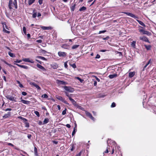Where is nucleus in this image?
Returning a JSON list of instances; mask_svg holds the SVG:
<instances>
[{
	"mask_svg": "<svg viewBox=\"0 0 156 156\" xmlns=\"http://www.w3.org/2000/svg\"><path fill=\"white\" fill-rule=\"evenodd\" d=\"M136 21L137 22H138V23H139L140 24V25L143 26L144 27H145V24L141 21L139 20H136Z\"/></svg>",
	"mask_w": 156,
	"mask_h": 156,
	"instance_id": "nucleus-23",
	"label": "nucleus"
},
{
	"mask_svg": "<svg viewBox=\"0 0 156 156\" xmlns=\"http://www.w3.org/2000/svg\"><path fill=\"white\" fill-rule=\"evenodd\" d=\"M19 118L21 119H23V120H24V121H27V120L26 119L23 118V117L22 116H20L19 117Z\"/></svg>",
	"mask_w": 156,
	"mask_h": 156,
	"instance_id": "nucleus-53",
	"label": "nucleus"
},
{
	"mask_svg": "<svg viewBox=\"0 0 156 156\" xmlns=\"http://www.w3.org/2000/svg\"><path fill=\"white\" fill-rule=\"evenodd\" d=\"M140 40H141L143 41H144L146 42H147L149 43H150L149 40L148 38L146 37H140Z\"/></svg>",
	"mask_w": 156,
	"mask_h": 156,
	"instance_id": "nucleus-10",
	"label": "nucleus"
},
{
	"mask_svg": "<svg viewBox=\"0 0 156 156\" xmlns=\"http://www.w3.org/2000/svg\"><path fill=\"white\" fill-rule=\"evenodd\" d=\"M37 66L38 68L42 69L43 71H46V69H45V68L44 67H43L41 65H40L39 64H37Z\"/></svg>",
	"mask_w": 156,
	"mask_h": 156,
	"instance_id": "nucleus-16",
	"label": "nucleus"
},
{
	"mask_svg": "<svg viewBox=\"0 0 156 156\" xmlns=\"http://www.w3.org/2000/svg\"><path fill=\"white\" fill-rule=\"evenodd\" d=\"M139 32H140L142 33L143 34H146L147 35H149V32L143 29H140L139 30Z\"/></svg>",
	"mask_w": 156,
	"mask_h": 156,
	"instance_id": "nucleus-13",
	"label": "nucleus"
},
{
	"mask_svg": "<svg viewBox=\"0 0 156 156\" xmlns=\"http://www.w3.org/2000/svg\"><path fill=\"white\" fill-rule=\"evenodd\" d=\"M58 55L60 57H65L66 56L67 53L65 52H62L61 51H58Z\"/></svg>",
	"mask_w": 156,
	"mask_h": 156,
	"instance_id": "nucleus-5",
	"label": "nucleus"
},
{
	"mask_svg": "<svg viewBox=\"0 0 156 156\" xmlns=\"http://www.w3.org/2000/svg\"><path fill=\"white\" fill-rule=\"evenodd\" d=\"M23 33L25 34H26V28L25 27H23Z\"/></svg>",
	"mask_w": 156,
	"mask_h": 156,
	"instance_id": "nucleus-41",
	"label": "nucleus"
},
{
	"mask_svg": "<svg viewBox=\"0 0 156 156\" xmlns=\"http://www.w3.org/2000/svg\"><path fill=\"white\" fill-rule=\"evenodd\" d=\"M49 121V119L48 118H45L43 122V124H45L47 123Z\"/></svg>",
	"mask_w": 156,
	"mask_h": 156,
	"instance_id": "nucleus-22",
	"label": "nucleus"
},
{
	"mask_svg": "<svg viewBox=\"0 0 156 156\" xmlns=\"http://www.w3.org/2000/svg\"><path fill=\"white\" fill-rule=\"evenodd\" d=\"M38 124L40 125H44L43 124V122H42L41 121H39L38 123Z\"/></svg>",
	"mask_w": 156,
	"mask_h": 156,
	"instance_id": "nucleus-57",
	"label": "nucleus"
},
{
	"mask_svg": "<svg viewBox=\"0 0 156 156\" xmlns=\"http://www.w3.org/2000/svg\"><path fill=\"white\" fill-rule=\"evenodd\" d=\"M66 108L65 109V110H64L62 111V115H65V114H66Z\"/></svg>",
	"mask_w": 156,
	"mask_h": 156,
	"instance_id": "nucleus-45",
	"label": "nucleus"
},
{
	"mask_svg": "<svg viewBox=\"0 0 156 156\" xmlns=\"http://www.w3.org/2000/svg\"><path fill=\"white\" fill-rule=\"evenodd\" d=\"M68 47V45L66 44H64L62 45L61 47L63 48L64 49H67V47Z\"/></svg>",
	"mask_w": 156,
	"mask_h": 156,
	"instance_id": "nucleus-34",
	"label": "nucleus"
},
{
	"mask_svg": "<svg viewBox=\"0 0 156 156\" xmlns=\"http://www.w3.org/2000/svg\"><path fill=\"white\" fill-rule=\"evenodd\" d=\"M20 102L26 105H29L30 102V101H26L23 99H22Z\"/></svg>",
	"mask_w": 156,
	"mask_h": 156,
	"instance_id": "nucleus-12",
	"label": "nucleus"
},
{
	"mask_svg": "<svg viewBox=\"0 0 156 156\" xmlns=\"http://www.w3.org/2000/svg\"><path fill=\"white\" fill-rule=\"evenodd\" d=\"M76 126L75 128H74L73 130L72 133V136H73L75 134L76 131H77L76 129Z\"/></svg>",
	"mask_w": 156,
	"mask_h": 156,
	"instance_id": "nucleus-29",
	"label": "nucleus"
},
{
	"mask_svg": "<svg viewBox=\"0 0 156 156\" xmlns=\"http://www.w3.org/2000/svg\"><path fill=\"white\" fill-rule=\"evenodd\" d=\"M79 46V45H73L72 47V48L73 49H76L77 48H78Z\"/></svg>",
	"mask_w": 156,
	"mask_h": 156,
	"instance_id": "nucleus-28",
	"label": "nucleus"
},
{
	"mask_svg": "<svg viewBox=\"0 0 156 156\" xmlns=\"http://www.w3.org/2000/svg\"><path fill=\"white\" fill-rule=\"evenodd\" d=\"M75 146H74V145L73 144H71L70 145V148H71V151H73L75 149Z\"/></svg>",
	"mask_w": 156,
	"mask_h": 156,
	"instance_id": "nucleus-27",
	"label": "nucleus"
},
{
	"mask_svg": "<svg viewBox=\"0 0 156 156\" xmlns=\"http://www.w3.org/2000/svg\"><path fill=\"white\" fill-rule=\"evenodd\" d=\"M35 1V0H29L28 1L29 5H31L32 4H33L34 2Z\"/></svg>",
	"mask_w": 156,
	"mask_h": 156,
	"instance_id": "nucleus-33",
	"label": "nucleus"
},
{
	"mask_svg": "<svg viewBox=\"0 0 156 156\" xmlns=\"http://www.w3.org/2000/svg\"><path fill=\"white\" fill-rule=\"evenodd\" d=\"M11 115L10 112H8L7 114H5L3 116V118H6L9 117Z\"/></svg>",
	"mask_w": 156,
	"mask_h": 156,
	"instance_id": "nucleus-20",
	"label": "nucleus"
},
{
	"mask_svg": "<svg viewBox=\"0 0 156 156\" xmlns=\"http://www.w3.org/2000/svg\"><path fill=\"white\" fill-rule=\"evenodd\" d=\"M31 137V134H28L27 135V137L29 139H30Z\"/></svg>",
	"mask_w": 156,
	"mask_h": 156,
	"instance_id": "nucleus-62",
	"label": "nucleus"
},
{
	"mask_svg": "<svg viewBox=\"0 0 156 156\" xmlns=\"http://www.w3.org/2000/svg\"><path fill=\"white\" fill-rule=\"evenodd\" d=\"M5 97L7 99L9 100L10 101H14L16 102V98L12 96H11L10 95H7L5 96Z\"/></svg>",
	"mask_w": 156,
	"mask_h": 156,
	"instance_id": "nucleus-7",
	"label": "nucleus"
},
{
	"mask_svg": "<svg viewBox=\"0 0 156 156\" xmlns=\"http://www.w3.org/2000/svg\"><path fill=\"white\" fill-rule=\"evenodd\" d=\"M85 113L87 116L90 118L91 119H92L93 121H95V119L92 116L90 112H89L88 111H85Z\"/></svg>",
	"mask_w": 156,
	"mask_h": 156,
	"instance_id": "nucleus-6",
	"label": "nucleus"
},
{
	"mask_svg": "<svg viewBox=\"0 0 156 156\" xmlns=\"http://www.w3.org/2000/svg\"><path fill=\"white\" fill-rule=\"evenodd\" d=\"M37 42L39 43H41L42 42V41L41 40H37Z\"/></svg>",
	"mask_w": 156,
	"mask_h": 156,
	"instance_id": "nucleus-63",
	"label": "nucleus"
},
{
	"mask_svg": "<svg viewBox=\"0 0 156 156\" xmlns=\"http://www.w3.org/2000/svg\"><path fill=\"white\" fill-rule=\"evenodd\" d=\"M22 94L23 96H25L27 95V93L25 92H22Z\"/></svg>",
	"mask_w": 156,
	"mask_h": 156,
	"instance_id": "nucleus-56",
	"label": "nucleus"
},
{
	"mask_svg": "<svg viewBox=\"0 0 156 156\" xmlns=\"http://www.w3.org/2000/svg\"><path fill=\"white\" fill-rule=\"evenodd\" d=\"M56 97L57 99L62 101L65 104L68 105H69V104L65 100V99L63 98L62 97L58 96H56Z\"/></svg>",
	"mask_w": 156,
	"mask_h": 156,
	"instance_id": "nucleus-2",
	"label": "nucleus"
},
{
	"mask_svg": "<svg viewBox=\"0 0 156 156\" xmlns=\"http://www.w3.org/2000/svg\"><path fill=\"white\" fill-rule=\"evenodd\" d=\"M116 76V74L110 75L109 76V77L110 79H112Z\"/></svg>",
	"mask_w": 156,
	"mask_h": 156,
	"instance_id": "nucleus-31",
	"label": "nucleus"
},
{
	"mask_svg": "<svg viewBox=\"0 0 156 156\" xmlns=\"http://www.w3.org/2000/svg\"><path fill=\"white\" fill-rule=\"evenodd\" d=\"M57 83L59 85H66V83L63 81L57 80Z\"/></svg>",
	"mask_w": 156,
	"mask_h": 156,
	"instance_id": "nucleus-15",
	"label": "nucleus"
},
{
	"mask_svg": "<svg viewBox=\"0 0 156 156\" xmlns=\"http://www.w3.org/2000/svg\"><path fill=\"white\" fill-rule=\"evenodd\" d=\"M69 100L70 101L72 104L74 106H76L77 105L76 102L71 97H69Z\"/></svg>",
	"mask_w": 156,
	"mask_h": 156,
	"instance_id": "nucleus-14",
	"label": "nucleus"
},
{
	"mask_svg": "<svg viewBox=\"0 0 156 156\" xmlns=\"http://www.w3.org/2000/svg\"><path fill=\"white\" fill-rule=\"evenodd\" d=\"M22 62V61L21 60H16V61H15V62L16 63H20Z\"/></svg>",
	"mask_w": 156,
	"mask_h": 156,
	"instance_id": "nucleus-59",
	"label": "nucleus"
},
{
	"mask_svg": "<svg viewBox=\"0 0 156 156\" xmlns=\"http://www.w3.org/2000/svg\"><path fill=\"white\" fill-rule=\"evenodd\" d=\"M3 30L4 31L5 33H6L9 34L10 33V31L6 30L5 29V27H4V28L3 29Z\"/></svg>",
	"mask_w": 156,
	"mask_h": 156,
	"instance_id": "nucleus-42",
	"label": "nucleus"
},
{
	"mask_svg": "<svg viewBox=\"0 0 156 156\" xmlns=\"http://www.w3.org/2000/svg\"><path fill=\"white\" fill-rule=\"evenodd\" d=\"M122 13L127 15L128 16H129L132 17H133L135 19L138 18V17H137L134 14H132V13L126 12H122Z\"/></svg>",
	"mask_w": 156,
	"mask_h": 156,
	"instance_id": "nucleus-4",
	"label": "nucleus"
},
{
	"mask_svg": "<svg viewBox=\"0 0 156 156\" xmlns=\"http://www.w3.org/2000/svg\"><path fill=\"white\" fill-rule=\"evenodd\" d=\"M42 97L44 98H47L48 97V96L47 94H45L42 95Z\"/></svg>",
	"mask_w": 156,
	"mask_h": 156,
	"instance_id": "nucleus-40",
	"label": "nucleus"
},
{
	"mask_svg": "<svg viewBox=\"0 0 156 156\" xmlns=\"http://www.w3.org/2000/svg\"><path fill=\"white\" fill-rule=\"evenodd\" d=\"M65 93L66 96L68 97L69 98V97H71V96L69 95V94L66 91L65 92Z\"/></svg>",
	"mask_w": 156,
	"mask_h": 156,
	"instance_id": "nucleus-44",
	"label": "nucleus"
},
{
	"mask_svg": "<svg viewBox=\"0 0 156 156\" xmlns=\"http://www.w3.org/2000/svg\"><path fill=\"white\" fill-rule=\"evenodd\" d=\"M37 16V13L36 12H34L33 14L32 17L34 18H35Z\"/></svg>",
	"mask_w": 156,
	"mask_h": 156,
	"instance_id": "nucleus-47",
	"label": "nucleus"
},
{
	"mask_svg": "<svg viewBox=\"0 0 156 156\" xmlns=\"http://www.w3.org/2000/svg\"><path fill=\"white\" fill-rule=\"evenodd\" d=\"M135 72H130L129 73V77L130 78H131L134 76L135 75Z\"/></svg>",
	"mask_w": 156,
	"mask_h": 156,
	"instance_id": "nucleus-19",
	"label": "nucleus"
},
{
	"mask_svg": "<svg viewBox=\"0 0 156 156\" xmlns=\"http://www.w3.org/2000/svg\"><path fill=\"white\" fill-rule=\"evenodd\" d=\"M8 54L11 57H15V55L12 53H11L10 52H8Z\"/></svg>",
	"mask_w": 156,
	"mask_h": 156,
	"instance_id": "nucleus-25",
	"label": "nucleus"
},
{
	"mask_svg": "<svg viewBox=\"0 0 156 156\" xmlns=\"http://www.w3.org/2000/svg\"><path fill=\"white\" fill-rule=\"evenodd\" d=\"M81 151L77 154L76 156H80L81 155Z\"/></svg>",
	"mask_w": 156,
	"mask_h": 156,
	"instance_id": "nucleus-64",
	"label": "nucleus"
},
{
	"mask_svg": "<svg viewBox=\"0 0 156 156\" xmlns=\"http://www.w3.org/2000/svg\"><path fill=\"white\" fill-rule=\"evenodd\" d=\"M34 154L36 156H38V153L37 152V149L36 147H34Z\"/></svg>",
	"mask_w": 156,
	"mask_h": 156,
	"instance_id": "nucleus-26",
	"label": "nucleus"
},
{
	"mask_svg": "<svg viewBox=\"0 0 156 156\" xmlns=\"http://www.w3.org/2000/svg\"><path fill=\"white\" fill-rule=\"evenodd\" d=\"M151 59H150L145 65H146L147 66L149 64H150L151 63Z\"/></svg>",
	"mask_w": 156,
	"mask_h": 156,
	"instance_id": "nucleus-51",
	"label": "nucleus"
},
{
	"mask_svg": "<svg viewBox=\"0 0 156 156\" xmlns=\"http://www.w3.org/2000/svg\"><path fill=\"white\" fill-rule=\"evenodd\" d=\"M105 96V95H103V94H100L99 96V97L100 98H103Z\"/></svg>",
	"mask_w": 156,
	"mask_h": 156,
	"instance_id": "nucleus-55",
	"label": "nucleus"
},
{
	"mask_svg": "<svg viewBox=\"0 0 156 156\" xmlns=\"http://www.w3.org/2000/svg\"><path fill=\"white\" fill-rule=\"evenodd\" d=\"M75 5L74 4L73 5L71 6V10L72 11H74V10L75 9Z\"/></svg>",
	"mask_w": 156,
	"mask_h": 156,
	"instance_id": "nucleus-37",
	"label": "nucleus"
},
{
	"mask_svg": "<svg viewBox=\"0 0 156 156\" xmlns=\"http://www.w3.org/2000/svg\"><path fill=\"white\" fill-rule=\"evenodd\" d=\"M64 89L66 90L69 92L72 93L74 91V89L70 87L65 86L64 87Z\"/></svg>",
	"mask_w": 156,
	"mask_h": 156,
	"instance_id": "nucleus-3",
	"label": "nucleus"
},
{
	"mask_svg": "<svg viewBox=\"0 0 156 156\" xmlns=\"http://www.w3.org/2000/svg\"><path fill=\"white\" fill-rule=\"evenodd\" d=\"M144 46L147 50H149L151 49V45H144Z\"/></svg>",
	"mask_w": 156,
	"mask_h": 156,
	"instance_id": "nucleus-21",
	"label": "nucleus"
},
{
	"mask_svg": "<svg viewBox=\"0 0 156 156\" xmlns=\"http://www.w3.org/2000/svg\"><path fill=\"white\" fill-rule=\"evenodd\" d=\"M136 42L135 41H133L131 44V45L133 47H134L135 46Z\"/></svg>",
	"mask_w": 156,
	"mask_h": 156,
	"instance_id": "nucleus-46",
	"label": "nucleus"
},
{
	"mask_svg": "<svg viewBox=\"0 0 156 156\" xmlns=\"http://www.w3.org/2000/svg\"><path fill=\"white\" fill-rule=\"evenodd\" d=\"M38 2L40 5H41L42 3V0H39Z\"/></svg>",
	"mask_w": 156,
	"mask_h": 156,
	"instance_id": "nucleus-61",
	"label": "nucleus"
},
{
	"mask_svg": "<svg viewBox=\"0 0 156 156\" xmlns=\"http://www.w3.org/2000/svg\"><path fill=\"white\" fill-rule=\"evenodd\" d=\"M16 65L24 69H28V67L26 66L21 65L17 64H16Z\"/></svg>",
	"mask_w": 156,
	"mask_h": 156,
	"instance_id": "nucleus-17",
	"label": "nucleus"
},
{
	"mask_svg": "<svg viewBox=\"0 0 156 156\" xmlns=\"http://www.w3.org/2000/svg\"><path fill=\"white\" fill-rule=\"evenodd\" d=\"M64 67L66 68H67L68 67V65L67 64V62H65L64 63Z\"/></svg>",
	"mask_w": 156,
	"mask_h": 156,
	"instance_id": "nucleus-54",
	"label": "nucleus"
},
{
	"mask_svg": "<svg viewBox=\"0 0 156 156\" xmlns=\"http://www.w3.org/2000/svg\"><path fill=\"white\" fill-rule=\"evenodd\" d=\"M25 126L27 128H28L29 127V123L27 122V121H25Z\"/></svg>",
	"mask_w": 156,
	"mask_h": 156,
	"instance_id": "nucleus-35",
	"label": "nucleus"
},
{
	"mask_svg": "<svg viewBox=\"0 0 156 156\" xmlns=\"http://www.w3.org/2000/svg\"><path fill=\"white\" fill-rule=\"evenodd\" d=\"M69 64L74 69L76 68V66L75 63H74L72 64L71 63H69Z\"/></svg>",
	"mask_w": 156,
	"mask_h": 156,
	"instance_id": "nucleus-38",
	"label": "nucleus"
},
{
	"mask_svg": "<svg viewBox=\"0 0 156 156\" xmlns=\"http://www.w3.org/2000/svg\"><path fill=\"white\" fill-rule=\"evenodd\" d=\"M29 83L30 85L34 86L37 90H40L41 89V88H40V87L38 85L36 84L34 82H30Z\"/></svg>",
	"mask_w": 156,
	"mask_h": 156,
	"instance_id": "nucleus-8",
	"label": "nucleus"
},
{
	"mask_svg": "<svg viewBox=\"0 0 156 156\" xmlns=\"http://www.w3.org/2000/svg\"><path fill=\"white\" fill-rule=\"evenodd\" d=\"M109 37L108 36H107L106 37H102V39L103 40H107L109 38Z\"/></svg>",
	"mask_w": 156,
	"mask_h": 156,
	"instance_id": "nucleus-52",
	"label": "nucleus"
},
{
	"mask_svg": "<svg viewBox=\"0 0 156 156\" xmlns=\"http://www.w3.org/2000/svg\"><path fill=\"white\" fill-rule=\"evenodd\" d=\"M37 58H40V59H41V60H45V61H47V59L45 58L44 57L41 56H37L36 57Z\"/></svg>",
	"mask_w": 156,
	"mask_h": 156,
	"instance_id": "nucleus-24",
	"label": "nucleus"
},
{
	"mask_svg": "<svg viewBox=\"0 0 156 156\" xmlns=\"http://www.w3.org/2000/svg\"><path fill=\"white\" fill-rule=\"evenodd\" d=\"M86 9V7L84 6H83L81 8H80L79 10L80 11H83L85 10Z\"/></svg>",
	"mask_w": 156,
	"mask_h": 156,
	"instance_id": "nucleus-32",
	"label": "nucleus"
},
{
	"mask_svg": "<svg viewBox=\"0 0 156 156\" xmlns=\"http://www.w3.org/2000/svg\"><path fill=\"white\" fill-rule=\"evenodd\" d=\"M51 67L54 69H57L58 67V64L56 63H55L51 65Z\"/></svg>",
	"mask_w": 156,
	"mask_h": 156,
	"instance_id": "nucleus-18",
	"label": "nucleus"
},
{
	"mask_svg": "<svg viewBox=\"0 0 156 156\" xmlns=\"http://www.w3.org/2000/svg\"><path fill=\"white\" fill-rule=\"evenodd\" d=\"M23 61L25 62H29L32 63H34V61L31 59H30L29 58H25L23 59Z\"/></svg>",
	"mask_w": 156,
	"mask_h": 156,
	"instance_id": "nucleus-9",
	"label": "nucleus"
},
{
	"mask_svg": "<svg viewBox=\"0 0 156 156\" xmlns=\"http://www.w3.org/2000/svg\"><path fill=\"white\" fill-rule=\"evenodd\" d=\"M40 27L43 30H49L52 29V28L51 27H44L41 26Z\"/></svg>",
	"mask_w": 156,
	"mask_h": 156,
	"instance_id": "nucleus-11",
	"label": "nucleus"
},
{
	"mask_svg": "<svg viewBox=\"0 0 156 156\" xmlns=\"http://www.w3.org/2000/svg\"><path fill=\"white\" fill-rule=\"evenodd\" d=\"M106 32V30H102V31H100L99 32V34H101V33H103L105 32Z\"/></svg>",
	"mask_w": 156,
	"mask_h": 156,
	"instance_id": "nucleus-50",
	"label": "nucleus"
},
{
	"mask_svg": "<svg viewBox=\"0 0 156 156\" xmlns=\"http://www.w3.org/2000/svg\"><path fill=\"white\" fill-rule=\"evenodd\" d=\"M34 113L38 117H39L40 116V114L37 111H34Z\"/></svg>",
	"mask_w": 156,
	"mask_h": 156,
	"instance_id": "nucleus-36",
	"label": "nucleus"
},
{
	"mask_svg": "<svg viewBox=\"0 0 156 156\" xmlns=\"http://www.w3.org/2000/svg\"><path fill=\"white\" fill-rule=\"evenodd\" d=\"M76 78V79H78L79 80L81 83H82L83 81V80L81 79L79 77H77Z\"/></svg>",
	"mask_w": 156,
	"mask_h": 156,
	"instance_id": "nucleus-39",
	"label": "nucleus"
},
{
	"mask_svg": "<svg viewBox=\"0 0 156 156\" xmlns=\"http://www.w3.org/2000/svg\"><path fill=\"white\" fill-rule=\"evenodd\" d=\"M117 54H118L120 56H121L122 55L121 52L117 51Z\"/></svg>",
	"mask_w": 156,
	"mask_h": 156,
	"instance_id": "nucleus-49",
	"label": "nucleus"
},
{
	"mask_svg": "<svg viewBox=\"0 0 156 156\" xmlns=\"http://www.w3.org/2000/svg\"><path fill=\"white\" fill-rule=\"evenodd\" d=\"M116 104L115 103V102H113L111 105V107L112 108H113L115 106Z\"/></svg>",
	"mask_w": 156,
	"mask_h": 156,
	"instance_id": "nucleus-43",
	"label": "nucleus"
},
{
	"mask_svg": "<svg viewBox=\"0 0 156 156\" xmlns=\"http://www.w3.org/2000/svg\"><path fill=\"white\" fill-rule=\"evenodd\" d=\"M40 52L43 54H45L47 53V52L45 50L42 49H41L40 50Z\"/></svg>",
	"mask_w": 156,
	"mask_h": 156,
	"instance_id": "nucleus-30",
	"label": "nucleus"
},
{
	"mask_svg": "<svg viewBox=\"0 0 156 156\" xmlns=\"http://www.w3.org/2000/svg\"><path fill=\"white\" fill-rule=\"evenodd\" d=\"M8 6L10 10H11L14 7L16 9H17L18 6L17 0H14L13 1L12 0H9V2Z\"/></svg>",
	"mask_w": 156,
	"mask_h": 156,
	"instance_id": "nucleus-1",
	"label": "nucleus"
},
{
	"mask_svg": "<svg viewBox=\"0 0 156 156\" xmlns=\"http://www.w3.org/2000/svg\"><path fill=\"white\" fill-rule=\"evenodd\" d=\"M7 145L9 146H11L12 147H13L14 146L13 144L10 143H7Z\"/></svg>",
	"mask_w": 156,
	"mask_h": 156,
	"instance_id": "nucleus-58",
	"label": "nucleus"
},
{
	"mask_svg": "<svg viewBox=\"0 0 156 156\" xmlns=\"http://www.w3.org/2000/svg\"><path fill=\"white\" fill-rule=\"evenodd\" d=\"M93 77L95 78L96 80L98 82H100V80L96 76H93Z\"/></svg>",
	"mask_w": 156,
	"mask_h": 156,
	"instance_id": "nucleus-48",
	"label": "nucleus"
},
{
	"mask_svg": "<svg viewBox=\"0 0 156 156\" xmlns=\"http://www.w3.org/2000/svg\"><path fill=\"white\" fill-rule=\"evenodd\" d=\"M100 57V55L98 54H97L96 57V58H99Z\"/></svg>",
	"mask_w": 156,
	"mask_h": 156,
	"instance_id": "nucleus-60",
	"label": "nucleus"
}]
</instances>
